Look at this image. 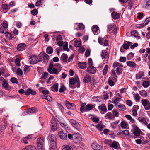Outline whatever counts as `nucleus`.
<instances>
[{"label": "nucleus", "instance_id": "nucleus-1", "mask_svg": "<svg viewBox=\"0 0 150 150\" xmlns=\"http://www.w3.org/2000/svg\"><path fill=\"white\" fill-rule=\"evenodd\" d=\"M69 82V86L72 89H74L76 86L78 88H79L80 87L79 79L77 75L75 76L74 78H70Z\"/></svg>", "mask_w": 150, "mask_h": 150}, {"label": "nucleus", "instance_id": "nucleus-2", "mask_svg": "<svg viewBox=\"0 0 150 150\" xmlns=\"http://www.w3.org/2000/svg\"><path fill=\"white\" fill-rule=\"evenodd\" d=\"M37 148L38 150H45V146L44 140L43 139L40 138L37 139Z\"/></svg>", "mask_w": 150, "mask_h": 150}, {"label": "nucleus", "instance_id": "nucleus-3", "mask_svg": "<svg viewBox=\"0 0 150 150\" xmlns=\"http://www.w3.org/2000/svg\"><path fill=\"white\" fill-rule=\"evenodd\" d=\"M74 142L76 144L79 143L82 141V136L79 133H73Z\"/></svg>", "mask_w": 150, "mask_h": 150}, {"label": "nucleus", "instance_id": "nucleus-4", "mask_svg": "<svg viewBox=\"0 0 150 150\" xmlns=\"http://www.w3.org/2000/svg\"><path fill=\"white\" fill-rule=\"evenodd\" d=\"M132 127L134 130L133 133L134 135L137 137L140 136V134L142 132L140 129L135 124H133L132 125Z\"/></svg>", "mask_w": 150, "mask_h": 150}, {"label": "nucleus", "instance_id": "nucleus-5", "mask_svg": "<svg viewBox=\"0 0 150 150\" xmlns=\"http://www.w3.org/2000/svg\"><path fill=\"white\" fill-rule=\"evenodd\" d=\"M29 60L30 64H34L37 63L38 62L41 61L42 60V59L40 57L38 59L36 56L32 55L29 58Z\"/></svg>", "mask_w": 150, "mask_h": 150}, {"label": "nucleus", "instance_id": "nucleus-6", "mask_svg": "<svg viewBox=\"0 0 150 150\" xmlns=\"http://www.w3.org/2000/svg\"><path fill=\"white\" fill-rule=\"evenodd\" d=\"M142 103L146 110H150V103L147 99H143L141 101Z\"/></svg>", "mask_w": 150, "mask_h": 150}, {"label": "nucleus", "instance_id": "nucleus-7", "mask_svg": "<svg viewBox=\"0 0 150 150\" xmlns=\"http://www.w3.org/2000/svg\"><path fill=\"white\" fill-rule=\"evenodd\" d=\"M53 67L52 64H50L48 71L50 74H57L58 73V70L56 68H53Z\"/></svg>", "mask_w": 150, "mask_h": 150}, {"label": "nucleus", "instance_id": "nucleus-8", "mask_svg": "<svg viewBox=\"0 0 150 150\" xmlns=\"http://www.w3.org/2000/svg\"><path fill=\"white\" fill-rule=\"evenodd\" d=\"M101 56L103 60L108 61L109 58V54L106 50H103Z\"/></svg>", "mask_w": 150, "mask_h": 150}, {"label": "nucleus", "instance_id": "nucleus-9", "mask_svg": "<svg viewBox=\"0 0 150 150\" xmlns=\"http://www.w3.org/2000/svg\"><path fill=\"white\" fill-rule=\"evenodd\" d=\"M98 42L101 45H103V46H106L108 45V40L105 41L104 39L101 37L98 38Z\"/></svg>", "mask_w": 150, "mask_h": 150}, {"label": "nucleus", "instance_id": "nucleus-10", "mask_svg": "<svg viewBox=\"0 0 150 150\" xmlns=\"http://www.w3.org/2000/svg\"><path fill=\"white\" fill-rule=\"evenodd\" d=\"M111 76L109 77V79H112L115 81V82L117 81V76L114 69H112L111 72Z\"/></svg>", "mask_w": 150, "mask_h": 150}, {"label": "nucleus", "instance_id": "nucleus-11", "mask_svg": "<svg viewBox=\"0 0 150 150\" xmlns=\"http://www.w3.org/2000/svg\"><path fill=\"white\" fill-rule=\"evenodd\" d=\"M65 103L67 108L73 109L75 108V105L74 103H70L67 100L65 101Z\"/></svg>", "mask_w": 150, "mask_h": 150}, {"label": "nucleus", "instance_id": "nucleus-12", "mask_svg": "<svg viewBox=\"0 0 150 150\" xmlns=\"http://www.w3.org/2000/svg\"><path fill=\"white\" fill-rule=\"evenodd\" d=\"M87 70L89 73L93 74L96 72V69L93 66H89L88 67Z\"/></svg>", "mask_w": 150, "mask_h": 150}, {"label": "nucleus", "instance_id": "nucleus-13", "mask_svg": "<svg viewBox=\"0 0 150 150\" xmlns=\"http://www.w3.org/2000/svg\"><path fill=\"white\" fill-rule=\"evenodd\" d=\"M36 92L31 89H28L26 90L25 92V94L26 95H28L30 94H31L33 95H35L36 94Z\"/></svg>", "mask_w": 150, "mask_h": 150}, {"label": "nucleus", "instance_id": "nucleus-14", "mask_svg": "<svg viewBox=\"0 0 150 150\" xmlns=\"http://www.w3.org/2000/svg\"><path fill=\"white\" fill-rule=\"evenodd\" d=\"M92 147L94 150H102V147L100 145L96 143H93L92 144Z\"/></svg>", "mask_w": 150, "mask_h": 150}, {"label": "nucleus", "instance_id": "nucleus-15", "mask_svg": "<svg viewBox=\"0 0 150 150\" xmlns=\"http://www.w3.org/2000/svg\"><path fill=\"white\" fill-rule=\"evenodd\" d=\"M58 135L60 138L62 139H64L67 138V134L63 131H60L58 132Z\"/></svg>", "mask_w": 150, "mask_h": 150}, {"label": "nucleus", "instance_id": "nucleus-16", "mask_svg": "<svg viewBox=\"0 0 150 150\" xmlns=\"http://www.w3.org/2000/svg\"><path fill=\"white\" fill-rule=\"evenodd\" d=\"M116 108L120 110L121 111H125L126 110V107L125 105L122 104H119V105L115 106Z\"/></svg>", "mask_w": 150, "mask_h": 150}, {"label": "nucleus", "instance_id": "nucleus-17", "mask_svg": "<svg viewBox=\"0 0 150 150\" xmlns=\"http://www.w3.org/2000/svg\"><path fill=\"white\" fill-rule=\"evenodd\" d=\"M26 47L24 43H21L18 45L17 49L18 50L22 51Z\"/></svg>", "mask_w": 150, "mask_h": 150}, {"label": "nucleus", "instance_id": "nucleus-18", "mask_svg": "<svg viewBox=\"0 0 150 150\" xmlns=\"http://www.w3.org/2000/svg\"><path fill=\"white\" fill-rule=\"evenodd\" d=\"M149 18H150V17L146 18L143 24H138L137 26V27L138 28L142 27L147 25L149 21Z\"/></svg>", "mask_w": 150, "mask_h": 150}, {"label": "nucleus", "instance_id": "nucleus-19", "mask_svg": "<svg viewBox=\"0 0 150 150\" xmlns=\"http://www.w3.org/2000/svg\"><path fill=\"white\" fill-rule=\"evenodd\" d=\"M138 120L143 124L145 125H146L148 124V123L146 122V119L143 117H140L138 118Z\"/></svg>", "mask_w": 150, "mask_h": 150}, {"label": "nucleus", "instance_id": "nucleus-20", "mask_svg": "<svg viewBox=\"0 0 150 150\" xmlns=\"http://www.w3.org/2000/svg\"><path fill=\"white\" fill-rule=\"evenodd\" d=\"M119 144L118 142L114 141L112 144H110V147H112L114 148L115 149H119L118 146Z\"/></svg>", "mask_w": 150, "mask_h": 150}, {"label": "nucleus", "instance_id": "nucleus-21", "mask_svg": "<svg viewBox=\"0 0 150 150\" xmlns=\"http://www.w3.org/2000/svg\"><path fill=\"white\" fill-rule=\"evenodd\" d=\"M132 43L129 41H125L122 45L123 48L125 49H127L129 48V46L131 45Z\"/></svg>", "mask_w": 150, "mask_h": 150}, {"label": "nucleus", "instance_id": "nucleus-22", "mask_svg": "<svg viewBox=\"0 0 150 150\" xmlns=\"http://www.w3.org/2000/svg\"><path fill=\"white\" fill-rule=\"evenodd\" d=\"M48 139L50 141V142L52 141H56V138L55 136L52 134L49 135L48 137Z\"/></svg>", "mask_w": 150, "mask_h": 150}, {"label": "nucleus", "instance_id": "nucleus-23", "mask_svg": "<svg viewBox=\"0 0 150 150\" xmlns=\"http://www.w3.org/2000/svg\"><path fill=\"white\" fill-rule=\"evenodd\" d=\"M78 66L81 69L85 68L87 67L86 63L80 62L78 63Z\"/></svg>", "mask_w": 150, "mask_h": 150}, {"label": "nucleus", "instance_id": "nucleus-24", "mask_svg": "<svg viewBox=\"0 0 150 150\" xmlns=\"http://www.w3.org/2000/svg\"><path fill=\"white\" fill-rule=\"evenodd\" d=\"M36 111V109L34 107L30 108L27 110L26 112L28 114L33 113Z\"/></svg>", "mask_w": 150, "mask_h": 150}, {"label": "nucleus", "instance_id": "nucleus-25", "mask_svg": "<svg viewBox=\"0 0 150 150\" xmlns=\"http://www.w3.org/2000/svg\"><path fill=\"white\" fill-rule=\"evenodd\" d=\"M127 64L132 68H135L136 67V64L134 62L131 61H127Z\"/></svg>", "mask_w": 150, "mask_h": 150}, {"label": "nucleus", "instance_id": "nucleus-26", "mask_svg": "<svg viewBox=\"0 0 150 150\" xmlns=\"http://www.w3.org/2000/svg\"><path fill=\"white\" fill-rule=\"evenodd\" d=\"M112 18L114 19H117L120 18V14L119 13L113 12L112 13Z\"/></svg>", "mask_w": 150, "mask_h": 150}, {"label": "nucleus", "instance_id": "nucleus-27", "mask_svg": "<svg viewBox=\"0 0 150 150\" xmlns=\"http://www.w3.org/2000/svg\"><path fill=\"white\" fill-rule=\"evenodd\" d=\"M51 90L53 91H57L58 89V84L56 83L53 85L51 87Z\"/></svg>", "mask_w": 150, "mask_h": 150}, {"label": "nucleus", "instance_id": "nucleus-28", "mask_svg": "<svg viewBox=\"0 0 150 150\" xmlns=\"http://www.w3.org/2000/svg\"><path fill=\"white\" fill-rule=\"evenodd\" d=\"M50 147L52 149H55L56 148V141L50 142Z\"/></svg>", "mask_w": 150, "mask_h": 150}, {"label": "nucleus", "instance_id": "nucleus-29", "mask_svg": "<svg viewBox=\"0 0 150 150\" xmlns=\"http://www.w3.org/2000/svg\"><path fill=\"white\" fill-rule=\"evenodd\" d=\"M49 56L46 53L44 54L43 56V62L46 63L48 62L49 60Z\"/></svg>", "mask_w": 150, "mask_h": 150}, {"label": "nucleus", "instance_id": "nucleus-30", "mask_svg": "<svg viewBox=\"0 0 150 150\" xmlns=\"http://www.w3.org/2000/svg\"><path fill=\"white\" fill-rule=\"evenodd\" d=\"M91 78L90 75H86L84 77L83 81L85 83H88L91 81Z\"/></svg>", "mask_w": 150, "mask_h": 150}, {"label": "nucleus", "instance_id": "nucleus-31", "mask_svg": "<svg viewBox=\"0 0 150 150\" xmlns=\"http://www.w3.org/2000/svg\"><path fill=\"white\" fill-rule=\"evenodd\" d=\"M61 59L64 62H66L67 61L68 56L65 54H63L62 55Z\"/></svg>", "mask_w": 150, "mask_h": 150}, {"label": "nucleus", "instance_id": "nucleus-32", "mask_svg": "<svg viewBox=\"0 0 150 150\" xmlns=\"http://www.w3.org/2000/svg\"><path fill=\"white\" fill-rule=\"evenodd\" d=\"M22 150H36V149L34 146L29 145Z\"/></svg>", "mask_w": 150, "mask_h": 150}, {"label": "nucleus", "instance_id": "nucleus-33", "mask_svg": "<svg viewBox=\"0 0 150 150\" xmlns=\"http://www.w3.org/2000/svg\"><path fill=\"white\" fill-rule=\"evenodd\" d=\"M6 127V126L5 125H3L0 127V137H2Z\"/></svg>", "mask_w": 150, "mask_h": 150}, {"label": "nucleus", "instance_id": "nucleus-34", "mask_svg": "<svg viewBox=\"0 0 150 150\" xmlns=\"http://www.w3.org/2000/svg\"><path fill=\"white\" fill-rule=\"evenodd\" d=\"M99 109H100L103 111L106 112L107 111V109L105 105L104 104L98 107Z\"/></svg>", "mask_w": 150, "mask_h": 150}, {"label": "nucleus", "instance_id": "nucleus-35", "mask_svg": "<svg viewBox=\"0 0 150 150\" xmlns=\"http://www.w3.org/2000/svg\"><path fill=\"white\" fill-rule=\"evenodd\" d=\"M122 67H119L116 68V71L118 75L121 74L122 72Z\"/></svg>", "mask_w": 150, "mask_h": 150}, {"label": "nucleus", "instance_id": "nucleus-36", "mask_svg": "<svg viewBox=\"0 0 150 150\" xmlns=\"http://www.w3.org/2000/svg\"><path fill=\"white\" fill-rule=\"evenodd\" d=\"M8 83L6 81L4 80L3 81V83L2 85V88H4L6 89L8 86Z\"/></svg>", "mask_w": 150, "mask_h": 150}, {"label": "nucleus", "instance_id": "nucleus-37", "mask_svg": "<svg viewBox=\"0 0 150 150\" xmlns=\"http://www.w3.org/2000/svg\"><path fill=\"white\" fill-rule=\"evenodd\" d=\"M113 116L111 112H108L106 114L105 116V117L106 119L108 118L109 119H112Z\"/></svg>", "mask_w": 150, "mask_h": 150}, {"label": "nucleus", "instance_id": "nucleus-38", "mask_svg": "<svg viewBox=\"0 0 150 150\" xmlns=\"http://www.w3.org/2000/svg\"><path fill=\"white\" fill-rule=\"evenodd\" d=\"M46 52L47 53L49 54H51L53 52V49L52 47H49L47 48Z\"/></svg>", "mask_w": 150, "mask_h": 150}, {"label": "nucleus", "instance_id": "nucleus-39", "mask_svg": "<svg viewBox=\"0 0 150 150\" xmlns=\"http://www.w3.org/2000/svg\"><path fill=\"white\" fill-rule=\"evenodd\" d=\"M144 76V74L142 73H139L136 75V78L137 79H143Z\"/></svg>", "mask_w": 150, "mask_h": 150}, {"label": "nucleus", "instance_id": "nucleus-40", "mask_svg": "<svg viewBox=\"0 0 150 150\" xmlns=\"http://www.w3.org/2000/svg\"><path fill=\"white\" fill-rule=\"evenodd\" d=\"M94 108V106L92 105L89 104H87L86 106V110H92Z\"/></svg>", "mask_w": 150, "mask_h": 150}, {"label": "nucleus", "instance_id": "nucleus-41", "mask_svg": "<svg viewBox=\"0 0 150 150\" xmlns=\"http://www.w3.org/2000/svg\"><path fill=\"white\" fill-rule=\"evenodd\" d=\"M74 45L76 47H79L81 45V43L80 41L76 40L74 43Z\"/></svg>", "mask_w": 150, "mask_h": 150}, {"label": "nucleus", "instance_id": "nucleus-42", "mask_svg": "<svg viewBox=\"0 0 150 150\" xmlns=\"http://www.w3.org/2000/svg\"><path fill=\"white\" fill-rule=\"evenodd\" d=\"M99 27L97 25H94L92 28V30L94 33H96L99 31Z\"/></svg>", "mask_w": 150, "mask_h": 150}, {"label": "nucleus", "instance_id": "nucleus-43", "mask_svg": "<svg viewBox=\"0 0 150 150\" xmlns=\"http://www.w3.org/2000/svg\"><path fill=\"white\" fill-rule=\"evenodd\" d=\"M2 8L6 10V11H7L8 10L10 9V7L9 6L6 4H3L2 5Z\"/></svg>", "mask_w": 150, "mask_h": 150}, {"label": "nucleus", "instance_id": "nucleus-44", "mask_svg": "<svg viewBox=\"0 0 150 150\" xmlns=\"http://www.w3.org/2000/svg\"><path fill=\"white\" fill-rule=\"evenodd\" d=\"M113 67L114 68L115 67H123V66L122 65H121L118 62H114L113 65Z\"/></svg>", "mask_w": 150, "mask_h": 150}, {"label": "nucleus", "instance_id": "nucleus-45", "mask_svg": "<svg viewBox=\"0 0 150 150\" xmlns=\"http://www.w3.org/2000/svg\"><path fill=\"white\" fill-rule=\"evenodd\" d=\"M96 127L97 129L100 131H101L103 128V126L101 124H97L96 125Z\"/></svg>", "mask_w": 150, "mask_h": 150}, {"label": "nucleus", "instance_id": "nucleus-46", "mask_svg": "<svg viewBox=\"0 0 150 150\" xmlns=\"http://www.w3.org/2000/svg\"><path fill=\"white\" fill-rule=\"evenodd\" d=\"M139 93L142 96L146 97L147 96V92L144 90H142L140 91Z\"/></svg>", "mask_w": 150, "mask_h": 150}, {"label": "nucleus", "instance_id": "nucleus-47", "mask_svg": "<svg viewBox=\"0 0 150 150\" xmlns=\"http://www.w3.org/2000/svg\"><path fill=\"white\" fill-rule=\"evenodd\" d=\"M121 100L120 98H117L114 100V103L115 104V106L120 104L119 102Z\"/></svg>", "mask_w": 150, "mask_h": 150}, {"label": "nucleus", "instance_id": "nucleus-48", "mask_svg": "<svg viewBox=\"0 0 150 150\" xmlns=\"http://www.w3.org/2000/svg\"><path fill=\"white\" fill-rule=\"evenodd\" d=\"M121 127L123 129L126 128L127 127V124L126 122L125 121H122L120 123Z\"/></svg>", "mask_w": 150, "mask_h": 150}, {"label": "nucleus", "instance_id": "nucleus-49", "mask_svg": "<svg viewBox=\"0 0 150 150\" xmlns=\"http://www.w3.org/2000/svg\"><path fill=\"white\" fill-rule=\"evenodd\" d=\"M150 85V83L147 81H145L142 83L143 86L145 88L148 87Z\"/></svg>", "mask_w": 150, "mask_h": 150}, {"label": "nucleus", "instance_id": "nucleus-50", "mask_svg": "<svg viewBox=\"0 0 150 150\" xmlns=\"http://www.w3.org/2000/svg\"><path fill=\"white\" fill-rule=\"evenodd\" d=\"M108 65H106L103 71V74L104 75H105L108 71Z\"/></svg>", "mask_w": 150, "mask_h": 150}, {"label": "nucleus", "instance_id": "nucleus-51", "mask_svg": "<svg viewBox=\"0 0 150 150\" xmlns=\"http://www.w3.org/2000/svg\"><path fill=\"white\" fill-rule=\"evenodd\" d=\"M10 81L13 83L17 84L18 83L17 79L15 77H12L10 79Z\"/></svg>", "mask_w": 150, "mask_h": 150}, {"label": "nucleus", "instance_id": "nucleus-52", "mask_svg": "<svg viewBox=\"0 0 150 150\" xmlns=\"http://www.w3.org/2000/svg\"><path fill=\"white\" fill-rule=\"evenodd\" d=\"M62 150H71V149L68 145H66L63 146Z\"/></svg>", "mask_w": 150, "mask_h": 150}, {"label": "nucleus", "instance_id": "nucleus-53", "mask_svg": "<svg viewBox=\"0 0 150 150\" xmlns=\"http://www.w3.org/2000/svg\"><path fill=\"white\" fill-rule=\"evenodd\" d=\"M17 74L19 75H22L23 74V72L20 68L16 70Z\"/></svg>", "mask_w": 150, "mask_h": 150}, {"label": "nucleus", "instance_id": "nucleus-54", "mask_svg": "<svg viewBox=\"0 0 150 150\" xmlns=\"http://www.w3.org/2000/svg\"><path fill=\"white\" fill-rule=\"evenodd\" d=\"M112 80V79H109V78L108 80V84L111 86H113L114 85V83Z\"/></svg>", "mask_w": 150, "mask_h": 150}, {"label": "nucleus", "instance_id": "nucleus-55", "mask_svg": "<svg viewBox=\"0 0 150 150\" xmlns=\"http://www.w3.org/2000/svg\"><path fill=\"white\" fill-rule=\"evenodd\" d=\"M66 90V88L65 86H62L60 88L59 91L60 93L63 92Z\"/></svg>", "mask_w": 150, "mask_h": 150}, {"label": "nucleus", "instance_id": "nucleus-56", "mask_svg": "<svg viewBox=\"0 0 150 150\" xmlns=\"http://www.w3.org/2000/svg\"><path fill=\"white\" fill-rule=\"evenodd\" d=\"M4 33L5 34V35L6 37H8V38L10 39L11 38V34L10 33L7 32L6 31V32H5Z\"/></svg>", "mask_w": 150, "mask_h": 150}, {"label": "nucleus", "instance_id": "nucleus-57", "mask_svg": "<svg viewBox=\"0 0 150 150\" xmlns=\"http://www.w3.org/2000/svg\"><path fill=\"white\" fill-rule=\"evenodd\" d=\"M78 26L79 29L81 30H82L85 28L84 25L81 23H79Z\"/></svg>", "mask_w": 150, "mask_h": 150}, {"label": "nucleus", "instance_id": "nucleus-58", "mask_svg": "<svg viewBox=\"0 0 150 150\" xmlns=\"http://www.w3.org/2000/svg\"><path fill=\"white\" fill-rule=\"evenodd\" d=\"M31 14L34 16L36 15L38 13V11L37 9H34L31 11Z\"/></svg>", "mask_w": 150, "mask_h": 150}, {"label": "nucleus", "instance_id": "nucleus-59", "mask_svg": "<svg viewBox=\"0 0 150 150\" xmlns=\"http://www.w3.org/2000/svg\"><path fill=\"white\" fill-rule=\"evenodd\" d=\"M131 33L132 35L134 36L135 37H137L138 35V33L135 30L132 31L131 32Z\"/></svg>", "mask_w": 150, "mask_h": 150}, {"label": "nucleus", "instance_id": "nucleus-60", "mask_svg": "<svg viewBox=\"0 0 150 150\" xmlns=\"http://www.w3.org/2000/svg\"><path fill=\"white\" fill-rule=\"evenodd\" d=\"M126 102L127 105L128 106H131L132 105V103L131 100H126Z\"/></svg>", "mask_w": 150, "mask_h": 150}, {"label": "nucleus", "instance_id": "nucleus-61", "mask_svg": "<svg viewBox=\"0 0 150 150\" xmlns=\"http://www.w3.org/2000/svg\"><path fill=\"white\" fill-rule=\"evenodd\" d=\"M134 54L132 53H129L128 55L127 58L128 59H130L134 55Z\"/></svg>", "mask_w": 150, "mask_h": 150}, {"label": "nucleus", "instance_id": "nucleus-62", "mask_svg": "<svg viewBox=\"0 0 150 150\" xmlns=\"http://www.w3.org/2000/svg\"><path fill=\"white\" fill-rule=\"evenodd\" d=\"M1 27L5 29H6L8 28V24L6 23V21H4L3 22L2 24V26Z\"/></svg>", "mask_w": 150, "mask_h": 150}, {"label": "nucleus", "instance_id": "nucleus-63", "mask_svg": "<svg viewBox=\"0 0 150 150\" xmlns=\"http://www.w3.org/2000/svg\"><path fill=\"white\" fill-rule=\"evenodd\" d=\"M113 108V105L112 104H108V108L109 110H111Z\"/></svg>", "mask_w": 150, "mask_h": 150}, {"label": "nucleus", "instance_id": "nucleus-64", "mask_svg": "<svg viewBox=\"0 0 150 150\" xmlns=\"http://www.w3.org/2000/svg\"><path fill=\"white\" fill-rule=\"evenodd\" d=\"M63 48L64 50H66L67 51H69V50L68 47V44L66 43V44L63 45Z\"/></svg>", "mask_w": 150, "mask_h": 150}]
</instances>
